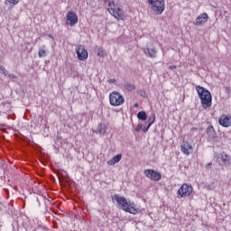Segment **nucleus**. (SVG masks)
<instances>
[{
	"mask_svg": "<svg viewBox=\"0 0 231 231\" xmlns=\"http://www.w3.org/2000/svg\"><path fill=\"white\" fill-rule=\"evenodd\" d=\"M113 203H116V206L125 212H128V214H133L136 216V214H140L142 209H140L134 202L130 199H125V197H122L118 194H115L112 197Z\"/></svg>",
	"mask_w": 231,
	"mask_h": 231,
	"instance_id": "obj_1",
	"label": "nucleus"
},
{
	"mask_svg": "<svg viewBox=\"0 0 231 231\" xmlns=\"http://www.w3.org/2000/svg\"><path fill=\"white\" fill-rule=\"evenodd\" d=\"M196 91L199 95L203 109L212 107V94H210V91L199 85L196 87Z\"/></svg>",
	"mask_w": 231,
	"mask_h": 231,
	"instance_id": "obj_2",
	"label": "nucleus"
},
{
	"mask_svg": "<svg viewBox=\"0 0 231 231\" xmlns=\"http://www.w3.org/2000/svg\"><path fill=\"white\" fill-rule=\"evenodd\" d=\"M107 10L110 15L115 17V19L117 21H125V12H124V9H122V5L112 0L108 2Z\"/></svg>",
	"mask_w": 231,
	"mask_h": 231,
	"instance_id": "obj_3",
	"label": "nucleus"
},
{
	"mask_svg": "<svg viewBox=\"0 0 231 231\" xmlns=\"http://www.w3.org/2000/svg\"><path fill=\"white\" fill-rule=\"evenodd\" d=\"M148 4L156 15H162L165 12V0H148Z\"/></svg>",
	"mask_w": 231,
	"mask_h": 231,
	"instance_id": "obj_4",
	"label": "nucleus"
},
{
	"mask_svg": "<svg viewBox=\"0 0 231 231\" xmlns=\"http://www.w3.org/2000/svg\"><path fill=\"white\" fill-rule=\"evenodd\" d=\"M194 190V188H192V185L184 183L181 185V187L177 191L178 198H189L190 194H192Z\"/></svg>",
	"mask_w": 231,
	"mask_h": 231,
	"instance_id": "obj_5",
	"label": "nucleus"
},
{
	"mask_svg": "<svg viewBox=\"0 0 231 231\" xmlns=\"http://www.w3.org/2000/svg\"><path fill=\"white\" fill-rule=\"evenodd\" d=\"M109 101L111 106H122V104H124V96L120 95L118 92H112L109 95Z\"/></svg>",
	"mask_w": 231,
	"mask_h": 231,
	"instance_id": "obj_6",
	"label": "nucleus"
},
{
	"mask_svg": "<svg viewBox=\"0 0 231 231\" xmlns=\"http://www.w3.org/2000/svg\"><path fill=\"white\" fill-rule=\"evenodd\" d=\"M76 55L79 59V60H88V58L89 57V54L88 53V51L86 50V47L84 45H79L76 48Z\"/></svg>",
	"mask_w": 231,
	"mask_h": 231,
	"instance_id": "obj_7",
	"label": "nucleus"
},
{
	"mask_svg": "<svg viewBox=\"0 0 231 231\" xmlns=\"http://www.w3.org/2000/svg\"><path fill=\"white\" fill-rule=\"evenodd\" d=\"M180 151L182 154H185V156H189L194 152V146L190 144L188 141H182L180 144Z\"/></svg>",
	"mask_w": 231,
	"mask_h": 231,
	"instance_id": "obj_8",
	"label": "nucleus"
},
{
	"mask_svg": "<svg viewBox=\"0 0 231 231\" xmlns=\"http://www.w3.org/2000/svg\"><path fill=\"white\" fill-rule=\"evenodd\" d=\"M144 175L146 178H149V180H152V181H160V180H162V173L154 170H145Z\"/></svg>",
	"mask_w": 231,
	"mask_h": 231,
	"instance_id": "obj_9",
	"label": "nucleus"
},
{
	"mask_svg": "<svg viewBox=\"0 0 231 231\" xmlns=\"http://www.w3.org/2000/svg\"><path fill=\"white\" fill-rule=\"evenodd\" d=\"M77 23H79V16H77V14L74 12L69 11L67 14V24H69V26H75Z\"/></svg>",
	"mask_w": 231,
	"mask_h": 231,
	"instance_id": "obj_10",
	"label": "nucleus"
},
{
	"mask_svg": "<svg viewBox=\"0 0 231 231\" xmlns=\"http://www.w3.org/2000/svg\"><path fill=\"white\" fill-rule=\"evenodd\" d=\"M218 124L222 127H231V116L222 115L218 118Z\"/></svg>",
	"mask_w": 231,
	"mask_h": 231,
	"instance_id": "obj_11",
	"label": "nucleus"
},
{
	"mask_svg": "<svg viewBox=\"0 0 231 231\" xmlns=\"http://www.w3.org/2000/svg\"><path fill=\"white\" fill-rule=\"evenodd\" d=\"M217 160H220L223 165H230L231 163V157L230 155L226 154V152H223L218 153L217 156Z\"/></svg>",
	"mask_w": 231,
	"mask_h": 231,
	"instance_id": "obj_12",
	"label": "nucleus"
},
{
	"mask_svg": "<svg viewBox=\"0 0 231 231\" xmlns=\"http://www.w3.org/2000/svg\"><path fill=\"white\" fill-rule=\"evenodd\" d=\"M208 22V14L207 13H203L196 18L195 26H201V24H205V23Z\"/></svg>",
	"mask_w": 231,
	"mask_h": 231,
	"instance_id": "obj_13",
	"label": "nucleus"
},
{
	"mask_svg": "<svg viewBox=\"0 0 231 231\" xmlns=\"http://www.w3.org/2000/svg\"><path fill=\"white\" fill-rule=\"evenodd\" d=\"M94 51L97 55V57H103V58L107 57V53H106V50H104V48L100 46H96L94 48Z\"/></svg>",
	"mask_w": 231,
	"mask_h": 231,
	"instance_id": "obj_14",
	"label": "nucleus"
},
{
	"mask_svg": "<svg viewBox=\"0 0 231 231\" xmlns=\"http://www.w3.org/2000/svg\"><path fill=\"white\" fill-rule=\"evenodd\" d=\"M207 134H208V138H210V140H214V138L217 137V134H216V130L214 129V126L209 125L207 128Z\"/></svg>",
	"mask_w": 231,
	"mask_h": 231,
	"instance_id": "obj_15",
	"label": "nucleus"
},
{
	"mask_svg": "<svg viewBox=\"0 0 231 231\" xmlns=\"http://www.w3.org/2000/svg\"><path fill=\"white\" fill-rule=\"evenodd\" d=\"M120 160H122V153H118L117 155L114 156L111 158V160H109L107 162V165H115L116 163H118V162H120Z\"/></svg>",
	"mask_w": 231,
	"mask_h": 231,
	"instance_id": "obj_16",
	"label": "nucleus"
},
{
	"mask_svg": "<svg viewBox=\"0 0 231 231\" xmlns=\"http://www.w3.org/2000/svg\"><path fill=\"white\" fill-rule=\"evenodd\" d=\"M107 131V125H106V124H98L97 125V132L100 134H106Z\"/></svg>",
	"mask_w": 231,
	"mask_h": 231,
	"instance_id": "obj_17",
	"label": "nucleus"
},
{
	"mask_svg": "<svg viewBox=\"0 0 231 231\" xmlns=\"http://www.w3.org/2000/svg\"><path fill=\"white\" fill-rule=\"evenodd\" d=\"M48 51H46V45H42V48L39 49V51H38V57L40 59H42L44 57H46Z\"/></svg>",
	"mask_w": 231,
	"mask_h": 231,
	"instance_id": "obj_18",
	"label": "nucleus"
},
{
	"mask_svg": "<svg viewBox=\"0 0 231 231\" xmlns=\"http://www.w3.org/2000/svg\"><path fill=\"white\" fill-rule=\"evenodd\" d=\"M125 89H126V91H134L136 89V86L133 83H126L125 84Z\"/></svg>",
	"mask_w": 231,
	"mask_h": 231,
	"instance_id": "obj_19",
	"label": "nucleus"
},
{
	"mask_svg": "<svg viewBox=\"0 0 231 231\" xmlns=\"http://www.w3.org/2000/svg\"><path fill=\"white\" fill-rule=\"evenodd\" d=\"M137 118L139 120H143V122H145V120H147V113H145L144 111H141L137 114Z\"/></svg>",
	"mask_w": 231,
	"mask_h": 231,
	"instance_id": "obj_20",
	"label": "nucleus"
},
{
	"mask_svg": "<svg viewBox=\"0 0 231 231\" xmlns=\"http://www.w3.org/2000/svg\"><path fill=\"white\" fill-rule=\"evenodd\" d=\"M154 122H156V115L152 114L149 117H148V127H151V125H152V124H154Z\"/></svg>",
	"mask_w": 231,
	"mask_h": 231,
	"instance_id": "obj_21",
	"label": "nucleus"
},
{
	"mask_svg": "<svg viewBox=\"0 0 231 231\" xmlns=\"http://www.w3.org/2000/svg\"><path fill=\"white\" fill-rule=\"evenodd\" d=\"M148 55L151 57V59H156V50L154 49H147Z\"/></svg>",
	"mask_w": 231,
	"mask_h": 231,
	"instance_id": "obj_22",
	"label": "nucleus"
},
{
	"mask_svg": "<svg viewBox=\"0 0 231 231\" xmlns=\"http://www.w3.org/2000/svg\"><path fill=\"white\" fill-rule=\"evenodd\" d=\"M5 1H7V3H9V5H19V1H21V0H5Z\"/></svg>",
	"mask_w": 231,
	"mask_h": 231,
	"instance_id": "obj_23",
	"label": "nucleus"
},
{
	"mask_svg": "<svg viewBox=\"0 0 231 231\" xmlns=\"http://www.w3.org/2000/svg\"><path fill=\"white\" fill-rule=\"evenodd\" d=\"M140 96H141V97H143V98H145V97H147V94L145 93V91L141 90V91H140Z\"/></svg>",
	"mask_w": 231,
	"mask_h": 231,
	"instance_id": "obj_24",
	"label": "nucleus"
},
{
	"mask_svg": "<svg viewBox=\"0 0 231 231\" xmlns=\"http://www.w3.org/2000/svg\"><path fill=\"white\" fill-rule=\"evenodd\" d=\"M0 69H1L2 73H4V75H6V69L5 67L1 66Z\"/></svg>",
	"mask_w": 231,
	"mask_h": 231,
	"instance_id": "obj_25",
	"label": "nucleus"
},
{
	"mask_svg": "<svg viewBox=\"0 0 231 231\" xmlns=\"http://www.w3.org/2000/svg\"><path fill=\"white\" fill-rule=\"evenodd\" d=\"M212 167V162L206 164V169H210Z\"/></svg>",
	"mask_w": 231,
	"mask_h": 231,
	"instance_id": "obj_26",
	"label": "nucleus"
},
{
	"mask_svg": "<svg viewBox=\"0 0 231 231\" xmlns=\"http://www.w3.org/2000/svg\"><path fill=\"white\" fill-rule=\"evenodd\" d=\"M149 128H150L149 125L147 127H144L143 129V133H147L149 131Z\"/></svg>",
	"mask_w": 231,
	"mask_h": 231,
	"instance_id": "obj_27",
	"label": "nucleus"
},
{
	"mask_svg": "<svg viewBox=\"0 0 231 231\" xmlns=\"http://www.w3.org/2000/svg\"><path fill=\"white\" fill-rule=\"evenodd\" d=\"M9 77H10L11 79H17V77H16L15 75H14V74H9Z\"/></svg>",
	"mask_w": 231,
	"mask_h": 231,
	"instance_id": "obj_28",
	"label": "nucleus"
},
{
	"mask_svg": "<svg viewBox=\"0 0 231 231\" xmlns=\"http://www.w3.org/2000/svg\"><path fill=\"white\" fill-rule=\"evenodd\" d=\"M169 68H170V69H176V66L175 65H171Z\"/></svg>",
	"mask_w": 231,
	"mask_h": 231,
	"instance_id": "obj_29",
	"label": "nucleus"
},
{
	"mask_svg": "<svg viewBox=\"0 0 231 231\" xmlns=\"http://www.w3.org/2000/svg\"><path fill=\"white\" fill-rule=\"evenodd\" d=\"M108 82H116V79H109Z\"/></svg>",
	"mask_w": 231,
	"mask_h": 231,
	"instance_id": "obj_30",
	"label": "nucleus"
},
{
	"mask_svg": "<svg viewBox=\"0 0 231 231\" xmlns=\"http://www.w3.org/2000/svg\"><path fill=\"white\" fill-rule=\"evenodd\" d=\"M138 106H139L138 103L134 104V107H138Z\"/></svg>",
	"mask_w": 231,
	"mask_h": 231,
	"instance_id": "obj_31",
	"label": "nucleus"
},
{
	"mask_svg": "<svg viewBox=\"0 0 231 231\" xmlns=\"http://www.w3.org/2000/svg\"><path fill=\"white\" fill-rule=\"evenodd\" d=\"M135 131L138 133V131H140V128H139V127H137V128L135 129Z\"/></svg>",
	"mask_w": 231,
	"mask_h": 231,
	"instance_id": "obj_32",
	"label": "nucleus"
}]
</instances>
